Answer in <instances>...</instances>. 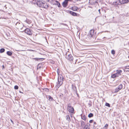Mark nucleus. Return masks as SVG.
I'll list each match as a JSON object with an SVG mask.
<instances>
[{
  "instance_id": "21",
  "label": "nucleus",
  "mask_w": 129,
  "mask_h": 129,
  "mask_svg": "<svg viewBox=\"0 0 129 129\" xmlns=\"http://www.w3.org/2000/svg\"><path fill=\"white\" fill-rule=\"evenodd\" d=\"M93 116V114L91 113H90L88 115V116L89 118H91Z\"/></svg>"
},
{
  "instance_id": "16",
  "label": "nucleus",
  "mask_w": 129,
  "mask_h": 129,
  "mask_svg": "<svg viewBox=\"0 0 129 129\" xmlns=\"http://www.w3.org/2000/svg\"><path fill=\"white\" fill-rule=\"evenodd\" d=\"M78 9V8L76 6H74L72 8V10L74 11H76Z\"/></svg>"
},
{
  "instance_id": "45",
  "label": "nucleus",
  "mask_w": 129,
  "mask_h": 129,
  "mask_svg": "<svg viewBox=\"0 0 129 129\" xmlns=\"http://www.w3.org/2000/svg\"><path fill=\"white\" fill-rule=\"evenodd\" d=\"M63 96V94H61V95H60V96Z\"/></svg>"
},
{
  "instance_id": "22",
  "label": "nucleus",
  "mask_w": 129,
  "mask_h": 129,
  "mask_svg": "<svg viewBox=\"0 0 129 129\" xmlns=\"http://www.w3.org/2000/svg\"><path fill=\"white\" fill-rule=\"evenodd\" d=\"M48 100L50 101H51L53 100V99L49 95L48 96Z\"/></svg>"
},
{
  "instance_id": "10",
  "label": "nucleus",
  "mask_w": 129,
  "mask_h": 129,
  "mask_svg": "<svg viewBox=\"0 0 129 129\" xmlns=\"http://www.w3.org/2000/svg\"><path fill=\"white\" fill-rule=\"evenodd\" d=\"M43 4L41 7L45 9L48 8L49 7L48 4H47L45 3H43Z\"/></svg>"
},
{
  "instance_id": "26",
  "label": "nucleus",
  "mask_w": 129,
  "mask_h": 129,
  "mask_svg": "<svg viewBox=\"0 0 129 129\" xmlns=\"http://www.w3.org/2000/svg\"><path fill=\"white\" fill-rule=\"evenodd\" d=\"M108 126V124H106L105 126L103 127L102 129H106Z\"/></svg>"
},
{
  "instance_id": "14",
  "label": "nucleus",
  "mask_w": 129,
  "mask_h": 129,
  "mask_svg": "<svg viewBox=\"0 0 129 129\" xmlns=\"http://www.w3.org/2000/svg\"><path fill=\"white\" fill-rule=\"evenodd\" d=\"M55 2L54 5H57L58 7H60V5L59 3L57 1H55Z\"/></svg>"
},
{
  "instance_id": "36",
  "label": "nucleus",
  "mask_w": 129,
  "mask_h": 129,
  "mask_svg": "<svg viewBox=\"0 0 129 129\" xmlns=\"http://www.w3.org/2000/svg\"><path fill=\"white\" fill-rule=\"evenodd\" d=\"M10 121H11V122L12 123V124H14V122H13V120H12L11 119H10Z\"/></svg>"
},
{
  "instance_id": "43",
  "label": "nucleus",
  "mask_w": 129,
  "mask_h": 129,
  "mask_svg": "<svg viewBox=\"0 0 129 129\" xmlns=\"http://www.w3.org/2000/svg\"><path fill=\"white\" fill-rule=\"evenodd\" d=\"M48 2H50V0H46Z\"/></svg>"
},
{
  "instance_id": "3",
  "label": "nucleus",
  "mask_w": 129,
  "mask_h": 129,
  "mask_svg": "<svg viewBox=\"0 0 129 129\" xmlns=\"http://www.w3.org/2000/svg\"><path fill=\"white\" fill-rule=\"evenodd\" d=\"M67 108L68 111L69 112L73 114H74L75 113L74 112V109L73 107L71 106L70 104H68Z\"/></svg>"
},
{
  "instance_id": "23",
  "label": "nucleus",
  "mask_w": 129,
  "mask_h": 129,
  "mask_svg": "<svg viewBox=\"0 0 129 129\" xmlns=\"http://www.w3.org/2000/svg\"><path fill=\"white\" fill-rule=\"evenodd\" d=\"M66 117L67 120H68L69 121H70L71 120L69 116L68 115H67L66 116Z\"/></svg>"
},
{
  "instance_id": "12",
  "label": "nucleus",
  "mask_w": 129,
  "mask_h": 129,
  "mask_svg": "<svg viewBox=\"0 0 129 129\" xmlns=\"http://www.w3.org/2000/svg\"><path fill=\"white\" fill-rule=\"evenodd\" d=\"M94 34V31L93 29H91L90 31V35L89 36H90L91 37H92L93 35Z\"/></svg>"
},
{
  "instance_id": "33",
  "label": "nucleus",
  "mask_w": 129,
  "mask_h": 129,
  "mask_svg": "<svg viewBox=\"0 0 129 129\" xmlns=\"http://www.w3.org/2000/svg\"><path fill=\"white\" fill-rule=\"evenodd\" d=\"M57 74H58V75H59V69H58L57 70Z\"/></svg>"
},
{
  "instance_id": "31",
  "label": "nucleus",
  "mask_w": 129,
  "mask_h": 129,
  "mask_svg": "<svg viewBox=\"0 0 129 129\" xmlns=\"http://www.w3.org/2000/svg\"><path fill=\"white\" fill-rule=\"evenodd\" d=\"M14 88L15 89H17L18 88V87L17 85H15L14 87Z\"/></svg>"
},
{
  "instance_id": "2",
  "label": "nucleus",
  "mask_w": 129,
  "mask_h": 129,
  "mask_svg": "<svg viewBox=\"0 0 129 129\" xmlns=\"http://www.w3.org/2000/svg\"><path fill=\"white\" fill-rule=\"evenodd\" d=\"M116 73L112 75L111 76V77L114 78L118 77L120 76L121 75L122 73V71L121 70H117L116 71Z\"/></svg>"
},
{
  "instance_id": "19",
  "label": "nucleus",
  "mask_w": 129,
  "mask_h": 129,
  "mask_svg": "<svg viewBox=\"0 0 129 129\" xmlns=\"http://www.w3.org/2000/svg\"><path fill=\"white\" fill-rule=\"evenodd\" d=\"M88 104L89 107H90L92 106V102L90 100H89V101L88 102Z\"/></svg>"
},
{
  "instance_id": "37",
  "label": "nucleus",
  "mask_w": 129,
  "mask_h": 129,
  "mask_svg": "<svg viewBox=\"0 0 129 129\" xmlns=\"http://www.w3.org/2000/svg\"><path fill=\"white\" fill-rule=\"evenodd\" d=\"M62 24L63 25H64L65 26H67V25L66 24H64V23H62Z\"/></svg>"
},
{
  "instance_id": "17",
  "label": "nucleus",
  "mask_w": 129,
  "mask_h": 129,
  "mask_svg": "<svg viewBox=\"0 0 129 129\" xmlns=\"http://www.w3.org/2000/svg\"><path fill=\"white\" fill-rule=\"evenodd\" d=\"M90 127L87 124L85 125L83 128V129H89Z\"/></svg>"
},
{
  "instance_id": "7",
  "label": "nucleus",
  "mask_w": 129,
  "mask_h": 129,
  "mask_svg": "<svg viewBox=\"0 0 129 129\" xmlns=\"http://www.w3.org/2000/svg\"><path fill=\"white\" fill-rule=\"evenodd\" d=\"M122 87V85L121 84L118 86L116 88L114 91V92L116 93L118 92L119 90L121 89Z\"/></svg>"
},
{
  "instance_id": "11",
  "label": "nucleus",
  "mask_w": 129,
  "mask_h": 129,
  "mask_svg": "<svg viewBox=\"0 0 129 129\" xmlns=\"http://www.w3.org/2000/svg\"><path fill=\"white\" fill-rule=\"evenodd\" d=\"M68 13H69L71 14L73 16H77V14L76 13L74 12H73L70 11H68Z\"/></svg>"
},
{
  "instance_id": "28",
  "label": "nucleus",
  "mask_w": 129,
  "mask_h": 129,
  "mask_svg": "<svg viewBox=\"0 0 129 129\" xmlns=\"http://www.w3.org/2000/svg\"><path fill=\"white\" fill-rule=\"evenodd\" d=\"M72 88L73 89V90H76V86H74L73 85H72Z\"/></svg>"
},
{
  "instance_id": "30",
  "label": "nucleus",
  "mask_w": 129,
  "mask_h": 129,
  "mask_svg": "<svg viewBox=\"0 0 129 129\" xmlns=\"http://www.w3.org/2000/svg\"><path fill=\"white\" fill-rule=\"evenodd\" d=\"M81 118L82 119L85 120L86 119L85 116L84 115L81 116Z\"/></svg>"
},
{
  "instance_id": "27",
  "label": "nucleus",
  "mask_w": 129,
  "mask_h": 129,
  "mask_svg": "<svg viewBox=\"0 0 129 129\" xmlns=\"http://www.w3.org/2000/svg\"><path fill=\"white\" fill-rule=\"evenodd\" d=\"M54 0H50L49 3H50L51 4L54 5V3H53L54 1H55Z\"/></svg>"
},
{
  "instance_id": "50",
  "label": "nucleus",
  "mask_w": 129,
  "mask_h": 129,
  "mask_svg": "<svg viewBox=\"0 0 129 129\" xmlns=\"http://www.w3.org/2000/svg\"><path fill=\"white\" fill-rule=\"evenodd\" d=\"M39 65V64H38V66Z\"/></svg>"
},
{
  "instance_id": "1",
  "label": "nucleus",
  "mask_w": 129,
  "mask_h": 129,
  "mask_svg": "<svg viewBox=\"0 0 129 129\" xmlns=\"http://www.w3.org/2000/svg\"><path fill=\"white\" fill-rule=\"evenodd\" d=\"M63 79L62 76L61 74L58 75V82L57 83V84L56 86V88H58L62 84L63 81Z\"/></svg>"
},
{
  "instance_id": "40",
  "label": "nucleus",
  "mask_w": 129,
  "mask_h": 129,
  "mask_svg": "<svg viewBox=\"0 0 129 129\" xmlns=\"http://www.w3.org/2000/svg\"><path fill=\"white\" fill-rule=\"evenodd\" d=\"M2 68H3V69H4V68H5V67H4V65H3L2 66Z\"/></svg>"
},
{
  "instance_id": "4",
  "label": "nucleus",
  "mask_w": 129,
  "mask_h": 129,
  "mask_svg": "<svg viewBox=\"0 0 129 129\" xmlns=\"http://www.w3.org/2000/svg\"><path fill=\"white\" fill-rule=\"evenodd\" d=\"M16 27L19 29H22L23 26V25L22 23L17 22L15 24Z\"/></svg>"
},
{
  "instance_id": "24",
  "label": "nucleus",
  "mask_w": 129,
  "mask_h": 129,
  "mask_svg": "<svg viewBox=\"0 0 129 129\" xmlns=\"http://www.w3.org/2000/svg\"><path fill=\"white\" fill-rule=\"evenodd\" d=\"M5 51V49L4 48H2L0 49V53H2L4 52Z\"/></svg>"
},
{
  "instance_id": "15",
  "label": "nucleus",
  "mask_w": 129,
  "mask_h": 129,
  "mask_svg": "<svg viewBox=\"0 0 129 129\" xmlns=\"http://www.w3.org/2000/svg\"><path fill=\"white\" fill-rule=\"evenodd\" d=\"M24 21L29 24H30L31 22V20H29V19H27V18L26 20H25Z\"/></svg>"
},
{
  "instance_id": "18",
  "label": "nucleus",
  "mask_w": 129,
  "mask_h": 129,
  "mask_svg": "<svg viewBox=\"0 0 129 129\" xmlns=\"http://www.w3.org/2000/svg\"><path fill=\"white\" fill-rule=\"evenodd\" d=\"M7 54L9 56H11L12 54V53L10 51H8L7 52Z\"/></svg>"
},
{
  "instance_id": "29",
  "label": "nucleus",
  "mask_w": 129,
  "mask_h": 129,
  "mask_svg": "<svg viewBox=\"0 0 129 129\" xmlns=\"http://www.w3.org/2000/svg\"><path fill=\"white\" fill-rule=\"evenodd\" d=\"M105 106H107L108 107H110V105L109 103H106L105 104Z\"/></svg>"
},
{
  "instance_id": "32",
  "label": "nucleus",
  "mask_w": 129,
  "mask_h": 129,
  "mask_svg": "<svg viewBox=\"0 0 129 129\" xmlns=\"http://www.w3.org/2000/svg\"><path fill=\"white\" fill-rule=\"evenodd\" d=\"M111 53L113 54H115V51L114 50H112L111 51Z\"/></svg>"
},
{
  "instance_id": "42",
  "label": "nucleus",
  "mask_w": 129,
  "mask_h": 129,
  "mask_svg": "<svg viewBox=\"0 0 129 129\" xmlns=\"http://www.w3.org/2000/svg\"><path fill=\"white\" fill-rule=\"evenodd\" d=\"M126 67L127 69H129V66H127Z\"/></svg>"
},
{
  "instance_id": "9",
  "label": "nucleus",
  "mask_w": 129,
  "mask_h": 129,
  "mask_svg": "<svg viewBox=\"0 0 129 129\" xmlns=\"http://www.w3.org/2000/svg\"><path fill=\"white\" fill-rule=\"evenodd\" d=\"M129 2V0H119V3L121 4H126Z\"/></svg>"
},
{
  "instance_id": "25",
  "label": "nucleus",
  "mask_w": 129,
  "mask_h": 129,
  "mask_svg": "<svg viewBox=\"0 0 129 129\" xmlns=\"http://www.w3.org/2000/svg\"><path fill=\"white\" fill-rule=\"evenodd\" d=\"M33 59H35L36 60L38 61L39 59H45L44 58H33Z\"/></svg>"
},
{
  "instance_id": "20",
  "label": "nucleus",
  "mask_w": 129,
  "mask_h": 129,
  "mask_svg": "<svg viewBox=\"0 0 129 129\" xmlns=\"http://www.w3.org/2000/svg\"><path fill=\"white\" fill-rule=\"evenodd\" d=\"M81 126L83 127L85 124V123L82 120L81 121Z\"/></svg>"
},
{
  "instance_id": "47",
  "label": "nucleus",
  "mask_w": 129,
  "mask_h": 129,
  "mask_svg": "<svg viewBox=\"0 0 129 129\" xmlns=\"http://www.w3.org/2000/svg\"><path fill=\"white\" fill-rule=\"evenodd\" d=\"M88 7L90 8H92V7H90V6H88Z\"/></svg>"
},
{
  "instance_id": "46",
  "label": "nucleus",
  "mask_w": 129,
  "mask_h": 129,
  "mask_svg": "<svg viewBox=\"0 0 129 129\" xmlns=\"http://www.w3.org/2000/svg\"><path fill=\"white\" fill-rule=\"evenodd\" d=\"M19 91V92H20V93H23V92H21V91Z\"/></svg>"
},
{
  "instance_id": "38",
  "label": "nucleus",
  "mask_w": 129,
  "mask_h": 129,
  "mask_svg": "<svg viewBox=\"0 0 129 129\" xmlns=\"http://www.w3.org/2000/svg\"><path fill=\"white\" fill-rule=\"evenodd\" d=\"M117 2H114V4H115V5H117L118 4V3H117Z\"/></svg>"
},
{
  "instance_id": "39",
  "label": "nucleus",
  "mask_w": 129,
  "mask_h": 129,
  "mask_svg": "<svg viewBox=\"0 0 129 129\" xmlns=\"http://www.w3.org/2000/svg\"><path fill=\"white\" fill-rule=\"evenodd\" d=\"M100 10H101V9H99L98 10V11L99 12V14H101V12H100Z\"/></svg>"
},
{
  "instance_id": "6",
  "label": "nucleus",
  "mask_w": 129,
  "mask_h": 129,
  "mask_svg": "<svg viewBox=\"0 0 129 129\" xmlns=\"http://www.w3.org/2000/svg\"><path fill=\"white\" fill-rule=\"evenodd\" d=\"M24 32L28 35H31L32 34L31 30H30L29 29L27 28L24 30Z\"/></svg>"
},
{
  "instance_id": "35",
  "label": "nucleus",
  "mask_w": 129,
  "mask_h": 129,
  "mask_svg": "<svg viewBox=\"0 0 129 129\" xmlns=\"http://www.w3.org/2000/svg\"><path fill=\"white\" fill-rule=\"evenodd\" d=\"M93 124H94V125H93V126L94 127V126H95V125H95L97 124L95 122H93Z\"/></svg>"
},
{
  "instance_id": "44",
  "label": "nucleus",
  "mask_w": 129,
  "mask_h": 129,
  "mask_svg": "<svg viewBox=\"0 0 129 129\" xmlns=\"http://www.w3.org/2000/svg\"><path fill=\"white\" fill-rule=\"evenodd\" d=\"M46 89L47 91H48L49 90V89L47 88H46Z\"/></svg>"
},
{
  "instance_id": "48",
  "label": "nucleus",
  "mask_w": 129,
  "mask_h": 129,
  "mask_svg": "<svg viewBox=\"0 0 129 129\" xmlns=\"http://www.w3.org/2000/svg\"><path fill=\"white\" fill-rule=\"evenodd\" d=\"M95 3H98V2H97V1H96V2H95Z\"/></svg>"
},
{
  "instance_id": "13",
  "label": "nucleus",
  "mask_w": 129,
  "mask_h": 129,
  "mask_svg": "<svg viewBox=\"0 0 129 129\" xmlns=\"http://www.w3.org/2000/svg\"><path fill=\"white\" fill-rule=\"evenodd\" d=\"M68 2L64 0L62 3V5L63 7H66L68 5Z\"/></svg>"
},
{
  "instance_id": "5",
  "label": "nucleus",
  "mask_w": 129,
  "mask_h": 129,
  "mask_svg": "<svg viewBox=\"0 0 129 129\" xmlns=\"http://www.w3.org/2000/svg\"><path fill=\"white\" fill-rule=\"evenodd\" d=\"M66 58L67 59L70 61L73 60V57L70 54H67L66 56Z\"/></svg>"
},
{
  "instance_id": "41",
  "label": "nucleus",
  "mask_w": 129,
  "mask_h": 129,
  "mask_svg": "<svg viewBox=\"0 0 129 129\" xmlns=\"http://www.w3.org/2000/svg\"><path fill=\"white\" fill-rule=\"evenodd\" d=\"M71 0H65L66 1L68 2V1H71Z\"/></svg>"
},
{
  "instance_id": "34",
  "label": "nucleus",
  "mask_w": 129,
  "mask_h": 129,
  "mask_svg": "<svg viewBox=\"0 0 129 129\" xmlns=\"http://www.w3.org/2000/svg\"><path fill=\"white\" fill-rule=\"evenodd\" d=\"M93 121V120H91L89 121V122L90 123H92Z\"/></svg>"
},
{
  "instance_id": "49",
  "label": "nucleus",
  "mask_w": 129,
  "mask_h": 129,
  "mask_svg": "<svg viewBox=\"0 0 129 129\" xmlns=\"http://www.w3.org/2000/svg\"><path fill=\"white\" fill-rule=\"evenodd\" d=\"M80 0H77V1H80Z\"/></svg>"
},
{
  "instance_id": "8",
  "label": "nucleus",
  "mask_w": 129,
  "mask_h": 129,
  "mask_svg": "<svg viewBox=\"0 0 129 129\" xmlns=\"http://www.w3.org/2000/svg\"><path fill=\"white\" fill-rule=\"evenodd\" d=\"M36 2L37 4V5L39 7H41L43 3L40 0H36Z\"/></svg>"
}]
</instances>
